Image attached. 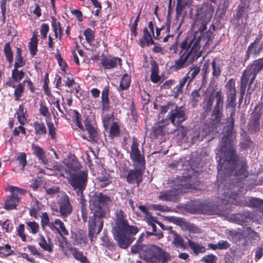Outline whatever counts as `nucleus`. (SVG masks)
<instances>
[{"label": "nucleus", "instance_id": "obj_27", "mask_svg": "<svg viewBox=\"0 0 263 263\" xmlns=\"http://www.w3.org/2000/svg\"><path fill=\"white\" fill-rule=\"evenodd\" d=\"M193 0H177L176 10L178 14H181L183 10L186 7L192 5Z\"/></svg>", "mask_w": 263, "mask_h": 263}, {"label": "nucleus", "instance_id": "obj_36", "mask_svg": "<svg viewBox=\"0 0 263 263\" xmlns=\"http://www.w3.org/2000/svg\"><path fill=\"white\" fill-rule=\"evenodd\" d=\"M17 116L19 122L21 124H24L26 120V111L23 105H20L17 111Z\"/></svg>", "mask_w": 263, "mask_h": 263}, {"label": "nucleus", "instance_id": "obj_8", "mask_svg": "<svg viewBox=\"0 0 263 263\" xmlns=\"http://www.w3.org/2000/svg\"><path fill=\"white\" fill-rule=\"evenodd\" d=\"M173 187L174 190H176L175 193L173 191L162 192L159 195V198L167 201H175L178 199V196L179 193L186 192L184 189L183 184L182 183L177 185L175 184Z\"/></svg>", "mask_w": 263, "mask_h": 263}, {"label": "nucleus", "instance_id": "obj_3", "mask_svg": "<svg viewBox=\"0 0 263 263\" xmlns=\"http://www.w3.org/2000/svg\"><path fill=\"white\" fill-rule=\"evenodd\" d=\"M209 39L205 36V34L201 32H197L195 34L194 39L192 40L190 47L187 49L185 48L186 43L182 44V51L188 58V62L192 63L198 59L202 54L201 46L205 44Z\"/></svg>", "mask_w": 263, "mask_h": 263}, {"label": "nucleus", "instance_id": "obj_10", "mask_svg": "<svg viewBox=\"0 0 263 263\" xmlns=\"http://www.w3.org/2000/svg\"><path fill=\"white\" fill-rule=\"evenodd\" d=\"M169 119L171 122L175 125L179 124L185 120V113L182 107H176L170 112Z\"/></svg>", "mask_w": 263, "mask_h": 263}, {"label": "nucleus", "instance_id": "obj_51", "mask_svg": "<svg viewBox=\"0 0 263 263\" xmlns=\"http://www.w3.org/2000/svg\"><path fill=\"white\" fill-rule=\"evenodd\" d=\"M147 245H140L139 243H137L135 245H134L131 248V252L132 253L135 254L138 253L139 254V256H140V252L142 250V249Z\"/></svg>", "mask_w": 263, "mask_h": 263}, {"label": "nucleus", "instance_id": "obj_28", "mask_svg": "<svg viewBox=\"0 0 263 263\" xmlns=\"http://www.w3.org/2000/svg\"><path fill=\"white\" fill-rule=\"evenodd\" d=\"M226 87L228 90L229 97L231 98L232 100H235L236 95V88L235 86V82L233 80H230L227 85Z\"/></svg>", "mask_w": 263, "mask_h": 263}, {"label": "nucleus", "instance_id": "obj_55", "mask_svg": "<svg viewBox=\"0 0 263 263\" xmlns=\"http://www.w3.org/2000/svg\"><path fill=\"white\" fill-rule=\"evenodd\" d=\"M24 229H25L24 225L23 224H21L18 226V227L17 229V232L18 235L21 237L22 240L23 241H26V236L24 233Z\"/></svg>", "mask_w": 263, "mask_h": 263}, {"label": "nucleus", "instance_id": "obj_54", "mask_svg": "<svg viewBox=\"0 0 263 263\" xmlns=\"http://www.w3.org/2000/svg\"><path fill=\"white\" fill-rule=\"evenodd\" d=\"M170 25H166L165 26H162L160 28H157L156 30V35L154 36L156 39H159L160 32L163 30H165L166 33H168L170 31Z\"/></svg>", "mask_w": 263, "mask_h": 263}, {"label": "nucleus", "instance_id": "obj_61", "mask_svg": "<svg viewBox=\"0 0 263 263\" xmlns=\"http://www.w3.org/2000/svg\"><path fill=\"white\" fill-rule=\"evenodd\" d=\"M202 130H203L201 133H200L197 136L194 137V138H196V139H199V140H200V137L201 139H202L203 137L206 136L209 133L210 129L206 126H205V128H202Z\"/></svg>", "mask_w": 263, "mask_h": 263}, {"label": "nucleus", "instance_id": "obj_44", "mask_svg": "<svg viewBox=\"0 0 263 263\" xmlns=\"http://www.w3.org/2000/svg\"><path fill=\"white\" fill-rule=\"evenodd\" d=\"M84 34L88 43H90L94 41L95 32L93 30L90 29H87L84 31Z\"/></svg>", "mask_w": 263, "mask_h": 263}, {"label": "nucleus", "instance_id": "obj_40", "mask_svg": "<svg viewBox=\"0 0 263 263\" xmlns=\"http://www.w3.org/2000/svg\"><path fill=\"white\" fill-rule=\"evenodd\" d=\"M146 221L147 222V223L152 226V228L153 229V231H156V226L155 225L156 223H157L161 228H163V225L161 223L157 222L155 219V217H152L148 214L145 217Z\"/></svg>", "mask_w": 263, "mask_h": 263}, {"label": "nucleus", "instance_id": "obj_57", "mask_svg": "<svg viewBox=\"0 0 263 263\" xmlns=\"http://www.w3.org/2000/svg\"><path fill=\"white\" fill-rule=\"evenodd\" d=\"M164 125L162 124V123H159L154 129V133L157 136L160 135H162L163 134V127Z\"/></svg>", "mask_w": 263, "mask_h": 263}, {"label": "nucleus", "instance_id": "obj_13", "mask_svg": "<svg viewBox=\"0 0 263 263\" xmlns=\"http://www.w3.org/2000/svg\"><path fill=\"white\" fill-rule=\"evenodd\" d=\"M130 158L133 161L139 164H142L144 162V158L140 154L138 148V144L135 139L133 141L131 147Z\"/></svg>", "mask_w": 263, "mask_h": 263}, {"label": "nucleus", "instance_id": "obj_16", "mask_svg": "<svg viewBox=\"0 0 263 263\" xmlns=\"http://www.w3.org/2000/svg\"><path fill=\"white\" fill-rule=\"evenodd\" d=\"M37 241L40 247L44 250L47 251L48 252L52 251L53 243L49 238L46 240L43 235L39 234Z\"/></svg>", "mask_w": 263, "mask_h": 263}, {"label": "nucleus", "instance_id": "obj_45", "mask_svg": "<svg viewBox=\"0 0 263 263\" xmlns=\"http://www.w3.org/2000/svg\"><path fill=\"white\" fill-rule=\"evenodd\" d=\"M27 226L33 234L37 233L39 229V225L34 221H29L26 222Z\"/></svg>", "mask_w": 263, "mask_h": 263}, {"label": "nucleus", "instance_id": "obj_49", "mask_svg": "<svg viewBox=\"0 0 263 263\" xmlns=\"http://www.w3.org/2000/svg\"><path fill=\"white\" fill-rule=\"evenodd\" d=\"M2 253L6 256L14 254V251L11 249V247L8 244H6L4 246L3 251H1Z\"/></svg>", "mask_w": 263, "mask_h": 263}, {"label": "nucleus", "instance_id": "obj_46", "mask_svg": "<svg viewBox=\"0 0 263 263\" xmlns=\"http://www.w3.org/2000/svg\"><path fill=\"white\" fill-rule=\"evenodd\" d=\"M55 57L61 69L63 71L65 72L66 68L67 67V64L66 62L62 59L59 53L56 54Z\"/></svg>", "mask_w": 263, "mask_h": 263}, {"label": "nucleus", "instance_id": "obj_30", "mask_svg": "<svg viewBox=\"0 0 263 263\" xmlns=\"http://www.w3.org/2000/svg\"><path fill=\"white\" fill-rule=\"evenodd\" d=\"M191 63L188 62V58L186 57V55L183 53L180 58L176 61L175 66L176 69H179L186 66Z\"/></svg>", "mask_w": 263, "mask_h": 263}, {"label": "nucleus", "instance_id": "obj_37", "mask_svg": "<svg viewBox=\"0 0 263 263\" xmlns=\"http://www.w3.org/2000/svg\"><path fill=\"white\" fill-rule=\"evenodd\" d=\"M34 127L36 135H44L46 134V129L43 123L35 122Z\"/></svg>", "mask_w": 263, "mask_h": 263}, {"label": "nucleus", "instance_id": "obj_6", "mask_svg": "<svg viewBox=\"0 0 263 263\" xmlns=\"http://www.w3.org/2000/svg\"><path fill=\"white\" fill-rule=\"evenodd\" d=\"M234 139V136L232 134V131L230 133H228V135L226 136H224L221 140V142L223 144L222 147L219 150V153L217 154V157L219 158V164L218 165V170L219 171L220 169H221V166H220V163H222V156H226V155H230L232 157V160L235 159V155L234 152L232 151V149L231 148L232 147V143Z\"/></svg>", "mask_w": 263, "mask_h": 263}, {"label": "nucleus", "instance_id": "obj_19", "mask_svg": "<svg viewBox=\"0 0 263 263\" xmlns=\"http://www.w3.org/2000/svg\"><path fill=\"white\" fill-rule=\"evenodd\" d=\"M262 49L261 45L259 43L258 39H256L254 42L252 43L248 48L247 54L248 56L250 54H252L254 57L257 55Z\"/></svg>", "mask_w": 263, "mask_h": 263}, {"label": "nucleus", "instance_id": "obj_32", "mask_svg": "<svg viewBox=\"0 0 263 263\" xmlns=\"http://www.w3.org/2000/svg\"><path fill=\"white\" fill-rule=\"evenodd\" d=\"M116 223L114 228H118L121 227L123 224L127 222L124 220V213L121 210H117L116 212Z\"/></svg>", "mask_w": 263, "mask_h": 263}, {"label": "nucleus", "instance_id": "obj_17", "mask_svg": "<svg viewBox=\"0 0 263 263\" xmlns=\"http://www.w3.org/2000/svg\"><path fill=\"white\" fill-rule=\"evenodd\" d=\"M121 59L118 58L105 57L102 60V65L105 68L110 69L121 64Z\"/></svg>", "mask_w": 263, "mask_h": 263}, {"label": "nucleus", "instance_id": "obj_42", "mask_svg": "<svg viewBox=\"0 0 263 263\" xmlns=\"http://www.w3.org/2000/svg\"><path fill=\"white\" fill-rule=\"evenodd\" d=\"M98 180L99 181V185L101 187L106 186L110 182V177L108 174L103 177H98Z\"/></svg>", "mask_w": 263, "mask_h": 263}, {"label": "nucleus", "instance_id": "obj_47", "mask_svg": "<svg viewBox=\"0 0 263 263\" xmlns=\"http://www.w3.org/2000/svg\"><path fill=\"white\" fill-rule=\"evenodd\" d=\"M119 133V127L116 123H114L110 128V134L111 137H115Z\"/></svg>", "mask_w": 263, "mask_h": 263}, {"label": "nucleus", "instance_id": "obj_15", "mask_svg": "<svg viewBox=\"0 0 263 263\" xmlns=\"http://www.w3.org/2000/svg\"><path fill=\"white\" fill-rule=\"evenodd\" d=\"M201 17L203 22L207 23L211 20L214 13V7L210 5H204L201 9Z\"/></svg>", "mask_w": 263, "mask_h": 263}, {"label": "nucleus", "instance_id": "obj_53", "mask_svg": "<svg viewBox=\"0 0 263 263\" xmlns=\"http://www.w3.org/2000/svg\"><path fill=\"white\" fill-rule=\"evenodd\" d=\"M200 71V68L198 67H194L191 68L190 71L189 72L188 74H190V76H187L190 79V82L191 81L196 75H197Z\"/></svg>", "mask_w": 263, "mask_h": 263}, {"label": "nucleus", "instance_id": "obj_12", "mask_svg": "<svg viewBox=\"0 0 263 263\" xmlns=\"http://www.w3.org/2000/svg\"><path fill=\"white\" fill-rule=\"evenodd\" d=\"M148 28L149 31L147 28H145L143 30V39L145 41L141 42V46L142 47L154 44V42L152 37V34L154 36V27L152 22H150L148 23Z\"/></svg>", "mask_w": 263, "mask_h": 263}, {"label": "nucleus", "instance_id": "obj_56", "mask_svg": "<svg viewBox=\"0 0 263 263\" xmlns=\"http://www.w3.org/2000/svg\"><path fill=\"white\" fill-rule=\"evenodd\" d=\"M48 30L49 27L47 24H44L42 25L40 32L42 39H44L46 37Z\"/></svg>", "mask_w": 263, "mask_h": 263}, {"label": "nucleus", "instance_id": "obj_18", "mask_svg": "<svg viewBox=\"0 0 263 263\" xmlns=\"http://www.w3.org/2000/svg\"><path fill=\"white\" fill-rule=\"evenodd\" d=\"M31 148L33 151L34 154L38 158V159L44 164H47L48 161L46 157L45 153L44 150L39 146L32 144Z\"/></svg>", "mask_w": 263, "mask_h": 263}, {"label": "nucleus", "instance_id": "obj_43", "mask_svg": "<svg viewBox=\"0 0 263 263\" xmlns=\"http://www.w3.org/2000/svg\"><path fill=\"white\" fill-rule=\"evenodd\" d=\"M151 77L152 81L154 83H157L160 79L158 76V69L156 65H154L152 67Z\"/></svg>", "mask_w": 263, "mask_h": 263}, {"label": "nucleus", "instance_id": "obj_25", "mask_svg": "<svg viewBox=\"0 0 263 263\" xmlns=\"http://www.w3.org/2000/svg\"><path fill=\"white\" fill-rule=\"evenodd\" d=\"M188 246L192 249L193 252L197 255L199 253H203L205 251L204 247L191 241L190 239H187Z\"/></svg>", "mask_w": 263, "mask_h": 263}, {"label": "nucleus", "instance_id": "obj_63", "mask_svg": "<svg viewBox=\"0 0 263 263\" xmlns=\"http://www.w3.org/2000/svg\"><path fill=\"white\" fill-rule=\"evenodd\" d=\"M188 78V77L185 76L179 81V85L177 87V93H179L181 91V88L186 82Z\"/></svg>", "mask_w": 263, "mask_h": 263}, {"label": "nucleus", "instance_id": "obj_7", "mask_svg": "<svg viewBox=\"0 0 263 263\" xmlns=\"http://www.w3.org/2000/svg\"><path fill=\"white\" fill-rule=\"evenodd\" d=\"M6 189L11 193V195L5 201V208L7 210L16 209L20 200L18 195L24 194L25 191L18 187L12 185H8Z\"/></svg>", "mask_w": 263, "mask_h": 263}, {"label": "nucleus", "instance_id": "obj_14", "mask_svg": "<svg viewBox=\"0 0 263 263\" xmlns=\"http://www.w3.org/2000/svg\"><path fill=\"white\" fill-rule=\"evenodd\" d=\"M24 72L17 68H13L12 71V80H9L7 84L11 87H15V83L19 82L24 77Z\"/></svg>", "mask_w": 263, "mask_h": 263}, {"label": "nucleus", "instance_id": "obj_24", "mask_svg": "<svg viewBox=\"0 0 263 263\" xmlns=\"http://www.w3.org/2000/svg\"><path fill=\"white\" fill-rule=\"evenodd\" d=\"M26 83H27L30 87L32 86V82L30 80H25L23 83H20L14 91V96L16 100H19L21 97L24 91V87Z\"/></svg>", "mask_w": 263, "mask_h": 263}, {"label": "nucleus", "instance_id": "obj_5", "mask_svg": "<svg viewBox=\"0 0 263 263\" xmlns=\"http://www.w3.org/2000/svg\"><path fill=\"white\" fill-rule=\"evenodd\" d=\"M71 185L76 191L77 195L82 196V192L85 189L87 180V173L86 171H78L74 173H70L67 177Z\"/></svg>", "mask_w": 263, "mask_h": 263}, {"label": "nucleus", "instance_id": "obj_39", "mask_svg": "<svg viewBox=\"0 0 263 263\" xmlns=\"http://www.w3.org/2000/svg\"><path fill=\"white\" fill-rule=\"evenodd\" d=\"M130 83V77L128 74H125L123 75V76L122 77V78L121 79V80L120 82V87H121V88L122 89H125L129 87Z\"/></svg>", "mask_w": 263, "mask_h": 263}, {"label": "nucleus", "instance_id": "obj_59", "mask_svg": "<svg viewBox=\"0 0 263 263\" xmlns=\"http://www.w3.org/2000/svg\"><path fill=\"white\" fill-rule=\"evenodd\" d=\"M263 255V245L258 247L255 252V260L258 261L260 259Z\"/></svg>", "mask_w": 263, "mask_h": 263}, {"label": "nucleus", "instance_id": "obj_60", "mask_svg": "<svg viewBox=\"0 0 263 263\" xmlns=\"http://www.w3.org/2000/svg\"><path fill=\"white\" fill-rule=\"evenodd\" d=\"M186 226L187 229L191 233H200L201 232L200 230L193 224L187 223L186 224Z\"/></svg>", "mask_w": 263, "mask_h": 263}, {"label": "nucleus", "instance_id": "obj_26", "mask_svg": "<svg viewBox=\"0 0 263 263\" xmlns=\"http://www.w3.org/2000/svg\"><path fill=\"white\" fill-rule=\"evenodd\" d=\"M173 243L176 247L182 250H185L187 248V245L184 242L183 239L176 233L173 234Z\"/></svg>", "mask_w": 263, "mask_h": 263}, {"label": "nucleus", "instance_id": "obj_21", "mask_svg": "<svg viewBox=\"0 0 263 263\" xmlns=\"http://www.w3.org/2000/svg\"><path fill=\"white\" fill-rule=\"evenodd\" d=\"M37 36L36 34L33 33L28 45L30 53L32 56L35 55L37 52Z\"/></svg>", "mask_w": 263, "mask_h": 263}, {"label": "nucleus", "instance_id": "obj_38", "mask_svg": "<svg viewBox=\"0 0 263 263\" xmlns=\"http://www.w3.org/2000/svg\"><path fill=\"white\" fill-rule=\"evenodd\" d=\"M4 51L7 60L10 63H11L13 61V56L9 43H7L5 44Z\"/></svg>", "mask_w": 263, "mask_h": 263}, {"label": "nucleus", "instance_id": "obj_29", "mask_svg": "<svg viewBox=\"0 0 263 263\" xmlns=\"http://www.w3.org/2000/svg\"><path fill=\"white\" fill-rule=\"evenodd\" d=\"M256 74L263 69V58L253 61V63L248 66Z\"/></svg>", "mask_w": 263, "mask_h": 263}, {"label": "nucleus", "instance_id": "obj_31", "mask_svg": "<svg viewBox=\"0 0 263 263\" xmlns=\"http://www.w3.org/2000/svg\"><path fill=\"white\" fill-rule=\"evenodd\" d=\"M53 223H54V226L57 228L53 230V231H57L60 234L68 235V231L66 229L63 222L61 220L56 219Z\"/></svg>", "mask_w": 263, "mask_h": 263}, {"label": "nucleus", "instance_id": "obj_41", "mask_svg": "<svg viewBox=\"0 0 263 263\" xmlns=\"http://www.w3.org/2000/svg\"><path fill=\"white\" fill-rule=\"evenodd\" d=\"M52 28L55 38L60 41L62 35V30L60 23L55 22L52 24Z\"/></svg>", "mask_w": 263, "mask_h": 263}, {"label": "nucleus", "instance_id": "obj_35", "mask_svg": "<svg viewBox=\"0 0 263 263\" xmlns=\"http://www.w3.org/2000/svg\"><path fill=\"white\" fill-rule=\"evenodd\" d=\"M72 255L76 259L80 261L81 263H89L86 257L83 255L82 252L76 249L72 250Z\"/></svg>", "mask_w": 263, "mask_h": 263}, {"label": "nucleus", "instance_id": "obj_2", "mask_svg": "<svg viewBox=\"0 0 263 263\" xmlns=\"http://www.w3.org/2000/svg\"><path fill=\"white\" fill-rule=\"evenodd\" d=\"M139 231L136 226H130L125 223L118 228H113L112 233L115 239L119 246L126 249L132 243L134 238L133 236L136 235Z\"/></svg>", "mask_w": 263, "mask_h": 263}, {"label": "nucleus", "instance_id": "obj_64", "mask_svg": "<svg viewBox=\"0 0 263 263\" xmlns=\"http://www.w3.org/2000/svg\"><path fill=\"white\" fill-rule=\"evenodd\" d=\"M28 249L29 251L33 255L40 256L41 255L40 253L38 251L36 248L34 246L29 245L28 246Z\"/></svg>", "mask_w": 263, "mask_h": 263}, {"label": "nucleus", "instance_id": "obj_50", "mask_svg": "<svg viewBox=\"0 0 263 263\" xmlns=\"http://www.w3.org/2000/svg\"><path fill=\"white\" fill-rule=\"evenodd\" d=\"M217 59H215L213 60L212 65L213 68V74L215 77L218 76L220 73V69L219 66L216 65Z\"/></svg>", "mask_w": 263, "mask_h": 263}, {"label": "nucleus", "instance_id": "obj_48", "mask_svg": "<svg viewBox=\"0 0 263 263\" xmlns=\"http://www.w3.org/2000/svg\"><path fill=\"white\" fill-rule=\"evenodd\" d=\"M16 159L19 161L20 164L22 165L23 169L26 165V155L24 153H20L17 155Z\"/></svg>", "mask_w": 263, "mask_h": 263}, {"label": "nucleus", "instance_id": "obj_22", "mask_svg": "<svg viewBox=\"0 0 263 263\" xmlns=\"http://www.w3.org/2000/svg\"><path fill=\"white\" fill-rule=\"evenodd\" d=\"M41 226L43 229H44L47 226H48L51 230L57 229V227L54 226V223H53V222H50L49 218L46 212L42 213L41 216Z\"/></svg>", "mask_w": 263, "mask_h": 263}, {"label": "nucleus", "instance_id": "obj_62", "mask_svg": "<svg viewBox=\"0 0 263 263\" xmlns=\"http://www.w3.org/2000/svg\"><path fill=\"white\" fill-rule=\"evenodd\" d=\"M71 13L77 17L79 21L82 22L83 21V14L80 10L72 9L71 10Z\"/></svg>", "mask_w": 263, "mask_h": 263}, {"label": "nucleus", "instance_id": "obj_52", "mask_svg": "<svg viewBox=\"0 0 263 263\" xmlns=\"http://www.w3.org/2000/svg\"><path fill=\"white\" fill-rule=\"evenodd\" d=\"M47 126L48 128L49 134L51 136V138L53 139L55 138V128H54V125L51 122L47 123Z\"/></svg>", "mask_w": 263, "mask_h": 263}, {"label": "nucleus", "instance_id": "obj_23", "mask_svg": "<svg viewBox=\"0 0 263 263\" xmlns=\"http://www.w3.org/2000/svg\"><path fill=\"white\" fill-rule=\"evenodd\" d=\"M26 64L25 61L22 57V49L17 48L15 54V62L14 64V68H17L23 67Z\"/></svg>", "mask_w": 263, "mask_h": 263}, {"label": "nucleus", "instance_id": "obj_20", "mask_svg": "<svg viewBox=\"0 0 263 263\" xmlns=\"http://www.w3.org/2000/svg\"><path fill=\"white\" fill-rule=\"evenodd\" d=\"M142 173L139 170L130 171L127 177V180L129 183L136 182L139 184L141 180Z\"/></svg>", "mask_w": 263, "mask_h": 263}, {"label": "nucleus", "instance_id": "obj_11", "mask_svg": "<svg viewBox=\"0 0 263 263\" xmlns=\"http://www.w3.org/2000/svg\"><path fill=\"white\" fill-rule=\"evenodd\" d=\"M60 212L62 217H66L72 212V206L70 205L68 196L63 195L59 203Z\"/></svg>", "mask_w": 263, "mask_h": 263}, {"label": "nucleus", "instance_id": "obj_4", "mask_svg": "<svg viewBox=\"0 0 263 263\" xmlns=\"http://www.w3.org/2000/svg\"><path fill=\"white\" fill-rule=\"evenodd\" d=\"M140 258L146 263H166L171 259L168 253L155 245L144 247L140 252Z\"/></svg>", "mask_w": 263, "mask_h": 263}, {"label": "nucleus", "instance_id": "obj_1", "mask_svg": "<svg viewBox=\"0 0 263 263\" xmlns=\"http://www.w3.org/2000/svg\"><path fill=\"white\" fill-rule=\"evenodd\" d=\"M110 202V198L102 193L96 194L90 200V208L93 213V218L89 221V235L91 241L102 229L103 221L101 218L105 216V209Z\"/></svg>", "mask_w": 263, "mask_h": 263}, {"label": "nucleus", "instance_id": "obj_33", "mask_svg": "<svg viewBox=\"0 0 263 263\" xmlns=\"http://www.w3.org/2000/svg\"><path fill=\"white\" fill-rule=\"evenodd\" d=\"M85 127L87 131L89 138L92 140H95L97 136V132L93 127H92L88 121H85Z\"/></svg>", "mask_w": 263, "mask_h": 263}, {"label": "nucleus", "instance_id": "obj_9", "mask_svg": "<svg viewBox=\"0 0 263 263\" xmlns=\"http://www.w3.org/2000/svg\"><path fill=\"white\" fill-rule=\"evenodd\" d=\"M256 74L249 67H247L246 70L243 72L242 76L241 78V90L245 91L247 87L248 83H249V86L254 82Z\"/></svg>", "mask_w": 263, "mask_h": 263}, {"label": "nucleus", "instance_id": "obj_34", "mask_svg": "<svg viewBox=\"0 0 263 263\" xmlns=\"http://www.w3.org/2000/svg\"><path fill=\"white\" fill-rule=\"evenodd\" d=\"M102 105L103 109L109 107L108 89L105 88L102 92Z\"/></svg>", "mask_w": 263, "mask_h": 263}, {"label": "nucleus", "instance_id": "obj_58", "mask_svg": "<svg viewBox=\"0 0 263 263\" xmlns=\"http://www.w3.org/2000/svg\"><path fill=\"white\" fill-rule=\"evenodd\" d=\"M216 257L213 255H208L203 257L202 260L206 263H214L216 261Z\"/></svg>", "mask_w": 263, "mask_h": 263}]
</instances>
